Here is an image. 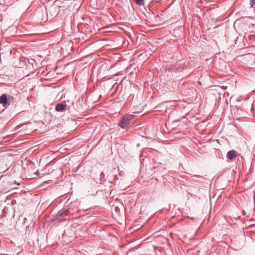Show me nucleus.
Listing matches in <instances>:
<instances>
[{
	"instance_id": "obj_1",
	"label": "nucleus",
	"mask_w": 255,
	"mask_h": 255,
	"mask_svg": "<svg viewBox=\"0 0 255 255\" xmlns=\"http://www.w3.org/2000/svg\"><path fill=\"white\" fill-rule=\"evenodd\" d=\"M129 119L128 117H124L122 119L120 123L119 124V125L122 128H125L129 125Z\"/></svg>"
},
{
	"instance_id": "obj_2",
	"label": "nucleus",
	"mask_w": 255,
	"mask_h": 255,
	"mask_svg": "<svg viewBox=\"0 0 255 255\" xmlns=\"http://www.w3.org/2000/svg\"><path fill=\"white\" fill-rule=\"evenodd\" d=\"M66 108V105L62 104V103H58L56 104L55 106V111L59 112H64Z\"/></svg>"
},
{
	"instance_id": "obj_3",
	"label": "nucleus",
	"mask_w": 255,
	"mask_h": 255,
	"mask_svg": "<svg viewBox=\"0 0 255 255\" xmlns=\"http://www.w3.org/2000/svg\"><path fill=\"white\" fill-rule=\"evenodd\" d=\"M237 156V152L236 151L232 150L227 153V157L230 159L233 160Z\"/></svg>"
},
{
	"instance_id": "obj_4",
	"label": "nucleus",
	"mask_w": 255,
	"mask_h": 255,
	"mask_svg": "<svg viewBox=\"0 0 255 255\" xmlns=\"http://www.w3.org/2000/svg\"><path fill=\"white\" fill-rule=\"evenodd\" d=\"M71 214H72V213L70 209H65L64 210L60 211L58 212V216L59 217L68 216Z\"/></svg>"
},
{
	"instance_id": "obj_5",
	"label": "nucleus",
	"mask_w": 255,
	"mask_h": 255,
	"mask_svg": "<svg viewBox=\"0 0 255 255\" xmlns=\"http://www.w3.org/2000/svg\"><path fill=\"white\" fill-rule=\"evenodd\" d=\"M0 103L5 106L7 104V99L6 95H2L0 97Z\"/></svg>"
},
{
	"instance_id": "obj_6",
	"label": "nucleus",
	"mask_w": 255,
	"mask_h": 255,
	"mask_svg": "<svg viewBox=\"0 0 255 255\" xmlns=\"http://www.w3.org/2000/svg\"><path fill=\"white\" fill-rule=\"evenodd\" d=\"M100 180L101 182H105L106 179V178H105V174H104L103 172H102L100 174Z\"/></svg>"
},
{
	"instance_id": "obj_7",
	"label": "nucleus",
	"mask_w": 255,
	"mask_h": 255,
	"mask_svg": "<svg viewBox=\"0 0 255 255\" xmlns=\"http://www.w3.org/2000/svg\"><path fill=\"white\" fill-rule=\"evenodd\" d=\"M135 2L139 5H143L144 4V1L143 0H134Z\"/></svg>"
},
{
	"instance_id": "obj_8",
	"label": "nucleus",
	"mask_w": 255,
	"mask_h": 255,
	"mask_svg": "<svg viewBox=\"0 0 255 255\" xmlns=\"http://www.w3.org/2000/svg\"><path fill=\"white\" fill-rule=\"evenodd\" d=\"M251 7L254 9L255 12V0H251Z\"/></svg>"
}]
</instances>
